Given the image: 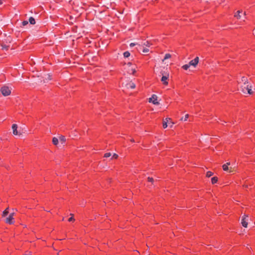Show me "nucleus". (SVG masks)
Segmentation results:
<instances>
[{
  "instance_id": "f257e3e1",
  "label": "nucleus",
  "mask_w": 255,
  "mask_h": 255,
  "mask_svg": "<svg viewBox=\"0 0 255 255\" xmlns=\"http://www.w3.org/2000/svg\"><path fill=\"white\" fill-rule=\"evenodd\" d=\"M241 89L242 92L243 93H246V92H248V93L250 95H252L253 94V91H252V86L248 84L246 86H241Z\"/></svg>"
},
{
  "instance_id": "f03ea898",
  "label": "nucleus",
  "mask_w": 255,
  "mask_h": 255,
  "mask_svg": "<svg viewBox=\"0 0 255 255\" xmlns=\"http://www.w3.org/2000/svg\"><path fill=\"white\" fill-rule=\"evenodd\" d=\"M1 94L4 96H9L11 93V89L7 86H3L0 90Z\"/></svg>"
},
{
  "instance_id": "7ed1b4c3",
  "label": "nucleus",
  "mask_w": 255,
  "mask_h": 255,
  "mask_svg": "<svg viewBox=\"0 0 255 255\" xmlns=\"http://www.w3.org/2000/svg\"><path fill=\"white\" fill-rule=\"evenodd\" d=\"M161 74L162 75V77L161 78V81L164 85H168V79L169 78V74L168 73H164L163 72H161Z\"/></svg>"
},
{
  "instance_id": "20e7f679",
  "label": "nucleus",
  "mask_w": 255,
  "mask_h": 255,
  "mask_svg": "<svg viewBox=\"0 0 255 255\" xmlns=\"http://www.w3.org/2000/svg\"><path fill=\"white\" fill-rule=\"evenodd\" d=\"M248 216L246 215H244L242 217L241 224L242 226L245 228H247L248 227Z\"/></svg>"
},
{
  "instance_id": "39448f33",
  "label": "nucleus",
  "mask_w": 255,
  "mask_h": 255,
  "mask_svg": "<svg viewBox=\"0 0 255 255\" xmlns=\"http://www.w3.org/2000/svg\"><path fill=\"white\" fill-rule=\"evenodd\" d=\"M157 97L155 95H152L151 98L149 99V102L152 103L154 105H158L159 103L157 101Z\"/></svg>"
},
{
  "instance_id": "423d86ee",
  "label": "nucleus",
  "mask_w": 255,
  "mask_h": 255,
  "mask_svg": "<svg viewBox=\"0 0 255 255\" xmlns=\"http://www.w3.org/2000/svg\"><path fill=\"white\" fill-rule=\"evenodd\" d=\"M230 165V162H227L226 164L223 165V169L224 171L229 170L230 172H232L234 171V169L233 167H229V166Z\"/></svg>"
},
{
  "instance_id": "0eeeda50",
  "label": "nucleus",
  "mask_w": 255,
  "mask_h": 255,
  "mask_svg": "<svg viewBox=\"0 0 255 255\" xmlns=\"http://www.w3.org/2000/svg\"><path fill=\"white\" fill-rule=\"evenodd\" d=\"M199 58L198 57H196L194 59L190 61L189 63L190 66H193L195 67L199 62Z\"/></svg>"
},
{
  "instance_id": "6e6552de",
  "label": "nucleus",
  "mask_w": 255,
  "mask_h": 255,
  "mask_svg": "<svg viewBox=\"0 0 255 255\" xmlns=\"http://www.w3.org/2000/svg\"><path fill=\"white\" fill-rule=\"evenodd\" d=\"M130 67L129 71H131L133 74H134L136 71L137 67L136 66V65H133L131 63L128 62V67Z\"/></svg>"
},
{
  "instance_id": "1a4fd4ad",
  "label": "nucleus",
  "mask_w": 255,
  "mask_h": 255,
  "mask_svg": "<svg viewBox=\"0 0 255 255\" xmlns=\"http://www.w3.org/2000/svg\"><path fill=\"white\" fill-rule=\"evenodd\" d=\"M12 133L14 135H18L17 131V125L16 124H13L12 126Z\"/></svg>"
},
{
  "instance_id": "9d476101",
  "label": "nucleus",
  "mask_w": 255,
  "mask_h": 255,
  "mask_svg": "<svg viewBox=\"0 0 255 255\" xmlns=\"http://www.w3.org/2000/svg\"><path fill=\"white\" fill-rule=\"evenodd\" d=\"M13 217H11V216H8V217L6 218L5 219V222L9 224H13Z\"/></svg>"
},
{
  "instance_id": "9b49d317",
  "label": "nucleus",
  "mask_w": 255,
  "mask_h": 255,
  "mask_svg": "<svg viewBox=\"0 0 255 255\" xmlns=\"http://www.w3.org/2000/svg\"><path fill=\"white\" fill-rule=\"evenodd\" d=\"M169 121H171V119L169 118H166L163 122V128H165L167 127V122H168Z\"/></svg>"
},
{
  "instance_id": "f8f14e48",
  "label": "nucleus",
  "mask_w": 255,
  "mask_h": 255,
  "mask_svg": "<svg viewBox=\"0 0 255 255\" xmlns=\"http://www.w3.org/2000/svg\"><path fill=\"white\" fill-rule=\"evenodd\" d=\"M241 80H242V82L243 83V84H244L243 86H246L247 85L249 84V81L246 77L243 76L242 77Z\"/></svg>"
},
{
  "instance_id": "ddd939ff",
  "label": "nucleus",
  "mask_w": 255,
  "mask_h": 255,
  "mask_svg": "<svg viewBox=\"0 0 255 255\" xmlns=\"http://www.w3.org/2000/svg\"><path fill=\"white\" fill-rule=\"evenodd\" d=\"M51 76L50 74H48L45 75V77H44L43 82L45 83L48 80H51L50 78Z\"/></svg>"
},
{
  "instance_id": "4468645a",
  "label": "nucleus",
  "mask_w": 255,
  "mask_h": 255,
  "mask_svg": "<svg viewBox=\"0 0 255 255\" xmlns=\"http://www.w3.org/2000/svg\"><path fill=\"white\" fill-rule=\"evenodd\" d=\"M58 142H59V140L57 138H56L55 137L53 138L52 142H53V144L56 145L58 144Z\"/></svg>"
},
{
  "instance_id": "2eb2a0df",
  "label": "nucleus",
  "mask_w": 255,
  "mask_h": 255,
  "mask_svg": "<svg viewBox=\"0 0 255 255\" xmlns=\"http://www.w3.org/2000/svg\"><path fill=\"white\" fill-rule=\"evenodd\" d=\"M241 13V10H238L235 14V17H237L238 19H240L241 16L240 15V13Z\"/></svg>"
},
{
  "instance_id": "dca6fc26",
  "label": "nucleus",
  "mask_w": 255,
  "mask_h": 255,
  "mask_svg": "<svg viewBox=\"0 0 255 255\" xmlns=\"http://www.w3.org/2000/svg\"><path fill=\"white\" fill-rule=\"evenodd\" d=\"M29 22L31 24H34L35 23V19L33 17H29Z\"/></svg>"
},
{
  "instance_id": "f3484780",
  "label": "nucleus",
  "mask_w": 255,
  "mask_h": 255,
  "mask_svg": "<svg viewBox=\"0 0 255 255\" xmlns=\"http://www.w3.org/2000/svg\"><path fill=\"white\" fill-rule=\"evenodd\" d=\"M8 208H7L4 211H3L2 214V217H4L8 214Z\"/></svg>"
},
{
  "instance_id": "a211bd4d",
  "label": "nucleus",
  "mask_w": 255,
  "mask_h": 255,
  "mask_svg": "<svg viewBox=\"0 0 255 255\" xmlns=\"http://www.w3.org/2000/svg\"><path fill=\"white\" fill-rule=\"evenodd\" d=\"M218 181V178L217 177H213L211 178V182L212 184H215Z\"/></svg>"
},
{
  "instance_id": "6ab92c4d",
  "label": "nucleus",
  "mask_w": 255,
  "mask_h": 255,
  "mask_svg": "<svg viewBox=\"0 0 255 255\" xmlns=\"http://www.w3.org/2000/svg\"><path fill=\"white\" fill-rule=\"evenodd\" d=\"M59 140L60 141H61L62 143H64L66 141V138L64 136H60L59 137Z\"/></svg>"
},
{
  "instance_id": "aec40b11",
  "label": "nucleus",
  "mask_w": 255,
  "mask_h": 255,
  "mask_svg": "<svg viewBox=\"0 0 255 255\" xmlns=\"http://www.w3.org/2000/svg\"><path fill=\"white\" fill-rule=\"evenodd\" d=\"M137 45H138L137 42H131L129 43V47H130V48H132L134 46Z\"/></svg>"
},
{
  "instance_id": "412c9836",
  "label": "nucleus",
  "mask_w": 255,
  "mask_h": 255,
  "mask_svg": "<svg viewBox=\"0 0 255 255\" xmlns=\"http://www.w3.org/2000/svg\"><path fill=\"white\" fill-rule=\"evenodd\" d=\"M152 44L151 43H150L149 41H145L144 42H143L142 43V45H144V46H147V47H149L150 46V45H151Z\"/></svg>"
},
{
  "instance_id": "4be33fe9",
  "label": "nucleus",
  "mask_w": 255,
  "mask_h": 255,
  "mask_svg": "<svg viewBox=\"0 0 255 255\" xmlns=\"http://www.w3.org/2000/svg\"><path fill=\"white\" fill-rule=\"evenodd\" d=\"M112 155V153L111 152H107L105 153L104 157L105 158H108L111 156Z\"/></svg>"
},
{
  "instance_id": "5701e85b",
  "label": "nucleus",
  "mask_w": 255,
  "mask_h": 255,
  "mask_svg": "<svg viewBox=\"0 0 255 255\" xmlns=\"http://www.w3.org/2000/svg\"><path fill=\"white\" fill-rule=\"evenodd\" d=\"M118 156H119L117 154L114 153L112 154L111 159H117L118 158Z\"/></svg>"
},
{
  "instance_id": "b1692460",
  "label": "nucleus",
  "mask_w": 255,
  "mask_h": 255,
  "mask_svg": "<svg viewBox=\"0 0 255 255\" xmlns=\"http://www.w3.org/2000/svg\"><path fill=\"white\" fill-rule=\"evenodd\" d=\"M128 84L129 85V86H130V88L131 89H134L135 88V85L134 83H133V82H132L131 81L129 83H128Z\"/></svg>"
},
{
  "instance_id": "393cba45",
  "label": "nucleus",
  "mask_w": 255,
  "mask_h": 255,
  "mask_svg": "<svg viewBox=\"0 0 255 255\" xmlns=\"http://www.w3.org/2000/svg\"><path fill=\"white\" fill-rule=\"evenodd\" d=\"M171 57V55L170 54H166L164 57V59L163 60V61L166 59H169Z\"/></svg>"
},
{
  "instance_id": "a878e982",
  "label": "nucleus",
  "mask_w": 255,
  "mask_h": 255,
  "mask_svg": "<svg viewBox=\"0 0 255 255\" xmlns=\"http://www.w3.org/2000/svg\"><path fill=\"white\" fill-rule=\"evenodd\" d=\"M213 175V173L211 172V171H208L206 173V176L207 177H211V176H212Z\"/></svg>"
},
{
  "instance_id": "bb28decb",
  "label": "nucleus",
  "mask_w": 255,
  "mask_h": 255,
  "mask_svg": "<svg viewBox=\"0 0 255 255\" xmlns=\"http://www.w3.org/2000/svg\"><path fill=\"white\" fill-rule=\"evenodd\" d=\"M190 65L189 64V63L188 64H185V65H184L183 66H182V68L184 69V70H187L189 67H190Z\"/></svg>"
},
{
  "instance_id": "cd10ccee",
  "label": "nucleus",
  "mask_w": 255,
  "mask_h": 255,
  "mask_svg": "<svg viewBox=\"0 0 255 255\" xmlns=\"http://www.w3.org/2000/svg\"><path fill=\"white\" fill-rule=\"evenodd\" d=\"M1 46H2V48L3 50H7L9 47V46H7V45H4V44H2L1 45Z\"/></svg>"
},
{
  "instance_id": "c85d7f7f",
  "label": "nucleus",
  "mask_w": 255,
  "mask_h": 255,
  "mask_svg": "<svg viewBox=\"0 0 255 255\" xmlns=\"http://www.w3.org/2000/svg\"><path fill=\"white\" fill-rule=\"evenodd\" d=\"M167 124H169V125H170V127H172V126L174 124V123L169 121L168 122H167Z\"/></svg>"
},
{
  "instance_id": "c756f323",
  "label": "nucleus",
  "mask_w": 255,
  "mask_h": 255,
  "mask_svg": "<svg viewBox=\"0 0 255 255\" xmlns=\"http://www.w3.org/2000/svg\"><path fill=\"white\" fill-rule=\"evenodd\" d=\"M22 25L23 26H25L26 25H27L28 24V21H23L22 22Z\"/></svg>"
},
{
  "instance_id": "7c9ffc66",
  "label": "nucleus",
  "mask_w": 255,
  "mask_h": 255,
  "mask_svg": "<svg viewBox=\"0 0 255 255\" xmlns=\"http://www.w3.org/2000/svg\"><path fill=\"white\" fill-rule=\"evenodd\" d=\"M148 181L151 182H153V179L152 177H148Z\"/></svg>"
},
{
  "instance_id": "2f4dec72",
  "label": "nucleus",
  "mask_w": 255,
  "mask_h": 255,
  "mask_svg": "<svg viewBox=\"0 0 255 255\" xmlns=\"http://www.w3.org/2000/svg\"><path fill=\"white\" fill-rule=\"evenodd\" d=\"M148 51H149V49H147V48H144V49H143V52H144V53H147V52H148Z\"/></svg>"
},
{
  "instance_id": "473e14b6",
  "label": "nucleus",
  "mask_w": 255,
  "mask_h": 255,
  "mask_svg": "<svg viewBox=\"0 0 255 255\" xmlns=\"http://www.w3.org/2000/svg\"><path fill=\"white\" fill-rule=\"evenodd\" d=\"M124 56L125 58L128 57V51H126L124 53Z\"/></svg>"
},
{
  "instance_id": "72a5a7b5",
  "label": "nucleus",
  "mask_w": 255,
  "mask_h": 255,
  "mask_svg": "<svg viewBox=\"0 0 255 255\" xmlns=\"http://www.w3.org/2000/svg\"><path fill=\"white\" fill-rule=\"evenodd\" d=\"M189 117V115L188 114H186L184 117V120L185 121L187 120V119Z\"/></svg>"
},
{
  "instance_id": "f704fd0d",
  "label": "nucleus",
  "mask_w": 255,
  "mask_h": 255,
  "mask_svg": "<svg viewBox=\"0 0 255 255\" xmlns=\"http://www.w3.org/2000/svg\"><path fill=\"white\" fill-rule=\"evenodd\" d=\"M74 220H75V219H74V218L73 217H70V218L68 219V221H69V222L73 221H74Z\"/></svg>"
},
{
  "instance_id": "c9c22d12",
  "label": "nucleus",
  "mask_w": 255,
  "mask_h": 255,
  "mask_svg": "<svg viewBox=\"0 0 255 255\" xmlns=\"http://www.w3.org/2000/svg\"><path fill=\"white\" fill-rule=\"evenodd\" d=\"M14 215V213H12L10 214L9 216H11V217H13Z\"/></svg>"
},
{
  "instance_id": "e433bc0d",
  "label": "nucleus",
  "mask_w": 255,
  "mask_h": 255,
  "mask_svg": "<svg viewBox=\"0 0 255 255\" xmlns=\"http://www.w3.org/2000/svg\"><path fill=\"white\" fill-rule=\"evenodd\" d=\"M70 215H71V217H73L74 215L73 214H70Z\"/></svg>"
},
{
  "instance_id": "4c0bfd02",
  "label": "nucleus",
  "mask_w": 255,
  "mask_h": 255,
  "mask_svg": "<svg viewBox=\"0 0 255 255\" xmlns=\"http://www.w3.org/2000/svg\"><path fill=\"white\" fill-rule=\"evenodd\" d=\"M244 14L245 15H246V12H244Z\"/></svg>"
},
{
  "instance_id": "58836bf2",
  "label": "nucleus",
  "mask_w": 255,
  "mask_h": 255,
  "mask_svg": "<svg viewBox=\"0 0 255 255\" xmlns=\"http://www.w3.org/2000/svg\"><path fill=\"white\" fill-rule=\"evenodd\" d=\"M128 57L130 56V53L128 52Z\"/></svg>"
},
{
  "instance_id": "ea45409f",
  "label": "nucleus",
  "mask_w": 255,
  "mask_h": 255,
  "mask_svg": "<svg viewBox=\"0 0 255 255\" xmlns=\"http://www.w3.org/2000/svg\"><path fill=\"white\" fill-rule=\"evenodd\" d=\"M254 30H255V33L254 34H255V29Z\"/></svg>"
}]
</instances>
